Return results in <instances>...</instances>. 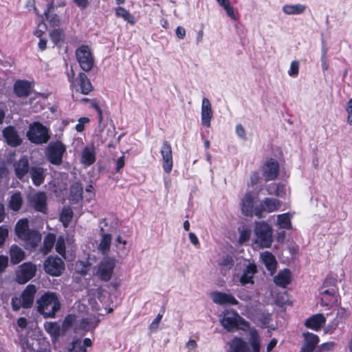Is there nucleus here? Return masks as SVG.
<instances>
[{
	"mask_svg": "<svg viewBox=\"0 0 352 352\" xmlns=\"http://www.w3.org/2000/svg\"><path fill=\"white\" fill-rule=\"evenodd\" d=\"M291 272L288 269L280 271L274 278V283L283 288H285L291 283Z\"/></svg>",
	"mask_w": 352,
	"mask_h": 352,
	"instance_id": "nucleus-31",
	"label": "nucleus"
},
{
	"mask_svg": "<svg viewBox=\"0 0 352 352\" xmlns=\"http://www.w3.org/2000/svg\"><path fill=\"white\" fill-rule=\"evenodd\" d=\"M76 320V316L74 314H67L62 323V327L64 330H68L69 328L72 327L74 323Z\"/></svg>",
	"mask_w": 352,
	"mask_h": 352,
	"instance_id": "nucleus-47",
	"label": "nucleus"
},
{
	"mask_svg": "<svg viewBox=\"0 0 352 352\" xmlns=\"http://www.w3.org/2000/svg\"><path fill=\"white\" fill-rule=\"evenodd\" d=\"M8 236V230L1 226H0V246L3 245Z\"/></svg>",
	"mask_w": 352,
	"mask_h": 352,
	"instance_id": "nucleus-58",
	"label": "nucleus"
},
{
	"mask_svg": "<svg viewBox=\"0 0 352 352\" xmlns=\"http://www.w3.org/2000/svg\"><path fill=\"white\" fill-rule=\"evenodd\" d=\"M175 34L179 39H184L186 36V30L182 26H178L175 30Z\"/></svg>",
	"mask_w": 352,
	"mask_h": 352,
	"instance_id": "nucleus-64",
	"label": "nucleus"
},
{
	"mask_svg": "<svg viewBox=\"0 0 352 352\" xmlns=\"http://www.w3.org/2000/svg\"><path fill=\"white\" fill-rule=\"evenodd\" d=\"M258 272L257 266L254 263H248L243 269L240 276L239 282L244 286L248 284H254V276Z\"/></svg>",
	"mask_w": 352,
	"mask_h": 352,
	"instance_id": "nucleus-20",
	"label": "nucleus"
},
{
	"mask_svg": "<svg viewBox=\"0 0 352 352\" xmlns=\"http://www.w3.org/2000/svg\"><path fill=\"white\" fill-rule=\"evenodd\" d=\"M36 293V288L34 285L30 284L26 286L20 295L23 304V308L29 309L32 307Z\"/></svg>",
	"mask_w": 352,
	"mask_h": 352,
	"instance_id": "nucleus-22",
	"label": "nucleus"
},
{
	"mask_svg": "<svg viewBox=\"0 0 352 352\" xmlns=\"http://www.w3.org/2000/svg\"><path fill=\"white\" fill-rule=\"evenodd\" d=\"M2 135L6 143L11 147H17L23 142V140L14 126L5 127L2 131Z\"/></svg>",
	"mask_w": 352,
	"mask_h": 352,
	"instance_id": "nucleus-15",
	"label": "nucleus"
},
{
	"mask_svg": "<svg viewBox=\"0 0 352 352\" xmlns=\"http://www.w3.org/2000/svg\"><path fill=\"white\" fill-rule=\"evenodd\" d=\"M30 230L29 228L28 220L25 219H19L15 226V232L17 236L21 239Z\"/></svg>",
	"mask_w": 352,
	"mask_h": 352,
	"instance_id": "nucleus-39",
	"label": "nucleus"
},
{
	"mask_svg": "<svg viewBox=\"0 0 352 352\" xmlns=\"http://www.w3.org/2000/svg\"><path fill=\"white\" fill-rule=\"evenodd\" d=\"M92 322V320L89 318H82L80 320L78 329L82 330L84 331H88L91 329V323Z\"/></svg>",
	"mask_w": 352,
	"mask_h": 352,
	"instance_id": "nucleus-53",
	"label": "nucleus"
},
{
	"mask_svg": "<svg viewBox=\"0 0 352 352\" xmlns=\"http://www.w3.org/2000/svg\"><path fill=\"white\" fill-rule=\"evenodd\" d=\"M8 267V257L0 255V274L3 273Z\"/></svg>",
	"mask_w": 352,
	"mask_h": 352,
	"instance_id": "nucleus-56",
	"label": "nucleus"
},
{
	"mask_svg": "<svg viewBox=\"0 0 352 352\" xmlns=\"http://www.w3.org/2000/svg\"><path fill=\"white\" fill-rule=\"evenodd\" d=\"M67 147L60 140L51 142L45 152L47 161L55 166H60L63 164V158L66 153Z\"/></svg>",
	"mask_w": 352,
	"mask_h": 352,
	"instance_id": "nucleus-5",
	"label": "nucleus"
},
{
	"mask_svg": "<svg viewBox=\"0 0 352 352\" xmlns=\"http://www.w3.org/2000/svg\"><path fill=\"white\" fill-rule=\"evenodd\" d=\"M46 332L50 334L52 340H56L60 334V325L56 322H46L44 324Z\"/></svg>",
	"mask_w": 352,
	"mask_h": 352,
	"instance_id": "nucleus-35",
	"label": "nucleus"
},
{
	"mask_svg": "<svg viewBox=\"0 0 352 352\" xmlns=\"http://www.w3.org/2000/svg\"><path fill=\"white\" fill-rule=\"evenodd\" d=\"M14 168L16 177L19 179L23 177L30 171L29 160L27 155H22L19 160L14 164Z\"/></svg>",
	"mask_w": 352,
	"mask_h": 352,
	"instance_id": "nucleus-18",
	"label": "nucleus"
},
{
	"mask_svg": "<svg viewBox=\"0 0 352 352\" xmlns=\"http://www.w3.org/2000/svg\"><path fill=\"white\" fill-rule=\"evenodd\" d=\"M228 345L229 352H250L248 342L238 336H234Z\"/></svg>",
	"mask_w": 352,
	"mask_h": 352,
	"instance_id": "nucleus-26",
	"label": "nucleus"
},
{
	"mask_svg": "<svg viewBox=\"0 0 352 352\" xmlns=\"http://www.w3.org/2000/svg\"><path fill=\"white\" fill-rule=\"evenodd\" d=\"M96 153L94 146H85L82 151L80 162L85 167L94 164L96 162Z\"/></svg>",
	"mask_w": 352,
	"mask_h": 352,
	"instance_id": "nucleus-27",
	"label": "nucleus"
},
{
	"mask_svg": "<svg viewBox=\"0 0 352 352\" xmlns=\"http://www.w3.org/2000/svg\"><path fill=\"white\" fill-rule=\"evenodd\" d=\"M336 346V343L333 342H328L322 344L320 346V351H331Z\"/></svg>",
	"mask_w": 352,
	"mask_h": 352,
	"instance_id": "nucleus-62",
	"label": "nucleus"
},
{
	"mask_svg": "<svg viewBox=\"0 0 352 352\" xmlns=\"http://www.w3.org/2000/svg\"><path fill=\"white\" fill-rule=\"evenodd\" d=\"M65 38L64 31L62 29H54L50 33V38L54 45H58L63 42Z\"/></svg>",
	"mask_w": 352,
	"mask_h": 352,
	"instance_id": "nucleus-45",
	"label": "nucleus"
},
{
	"mask_svg": "<svg viewBox=\"0 0 352 352\" xmlns=\"http://www.w3.org/2000/svg\"><path fill=\"white\" fill-rule=\"evenodd\" d=\"M92 345V341L90 338H86L83 340V344L80 346L79 349L76 350V352H87V347Z\"/></svg>",
	"mask_w": 352,
	"mask_h": 352,
	"instance_id": "nucleus-59",
	"label": "nucleus"
},
{
	"mask_svg": "<svg viewBox=\"0 0 352 352\" xmlns=\"http://www.w3.org/2000/svg\"><path fill=\"white\" fill-rule=\"evenodd\" d=\"M100 235L101 236V239L98 244V250L101 252L102 254H107L109 252L111 248L112 240L111 234L109 233H105L104 229L103 228H100Z\"/></svg>",
	"mask_w": 352,
	"mask_h": 352,
	"instance_id": "nucleus-29",
	"label": "nucleus"
},
{
	"mask_svg": "<svg viewBox=\"0 0 352 352\" xmlns=\"http://www.w3.org/2000/svg\"><path fill=\"white\" fill-rule=\"evenodd\" d=\"M42 239L41 234L35 230H30L24 237L21 239L25 241L30 250H35L41 243Z\"/></svg>",
	"mask_w": 352,
	"mask_h": 352,
	"instance_id": "nucleus-24",
	"label": "nucleus"
},
{
	"mask_svg": "<svg viewBox=\"0 0 352 352\" xmlns=\"http://www.w3.org/2000/svg\"><path fill=\"white\" fill-rule=\"evenodd\" d=\"M254 232L255 235L254 242L261 248H270L273 242V230L265 221L256 222Z\"/></svg>",
	"mask_w": 352,
	"mask_h": 352,
	"instance_id": "nucleus-2",
	"label": "nucleus"
},
{
	"mask_svg": "<svg viewBox=\"0 0 352 352\" xmlns=\"http://www.w3.org/2000/svg\"><path fill=\"white\" fill-rule=\"evenodd\" d=\"M76 56L80 68L84 72H89L94 67V58L93 54L87 45H82L76 50Z\"/></svg>",
	"mask_w": 352,
	"mask_h": 352,
	"instance_id": "nucleus-6",
	"label": "nucleus"
},
{
	"mask_svg": "<svg viewBox=\"0 0 352 352\" xmlns=\"http://www.w3.org/2000/svg\"><path fill=\"white\" fill-rule=\"evenodd\" d=\"M56 241V235L53 233H48L44 238L43 246L40 252L45 255L47 254L53 248Z\"/></svg>",
	"mask_w": 352,
	"mask_h": 352,
	"instance_id": "nucleus-38",
	"label": "nucleus"
},
{
	"mask_svg": "<svg viewBox=\"0 0 352 352\" xmlns=\"http://www.w3.org/2000/svg\"><path fill=\"white\" fill-rule=\"evenodd\" d=\"M89 122V119L87 117L80 118L78 120V123L76 125V130L78 132H82L85 129V124Z\"/></svg>",
	"mask_w": 352,
	"mask_h": 352,
	"instance_id": "nucleus-54",
	"label": "nucleus"
},
{
	"mask_svg": "<svg viewBox=\"0 0 352 352\" xmlns=\"http://www.w3.org/2000/svg\"><path fill=\"white\" fill-rule=\"evenodd\" d=\"M54 10V3L51 2L47 4V8L44 10V14L46 20L49 22L50 25L55 27L58 26L60 19L57 14L51 13Z\"/></svg>",
	"mask_w": 352,
	"mask_h": 352,
	"instance_id": "nucleus-37",
	"label": "nucleus"
},
{
	"mask_svg": "<svg viewBox=\"0 0 352 352\" xmlns=\"http://www.w3.org/2000/svg\"><path fill=\"white\" fill-rule=\"evenodd\" d=\"M212 115L213 112L210 100L204 98L201 104V124L205 126L210 127Z\"/></svg>",
	"mask_w": 352,
	"mask_h": 352,
	"instance_id": "nucleus-25",
	"label": "nucleus"
},
{
	"mask_svg": "<svg viewBox=\"0 0 352 352\" xmlns=\"http://www.w3.org/2000/svg\"><path fill=\"white\" fill-rule=\"evenodd\" d=\"M346 111L347 112V123L349 125H352V98L349 99L347 102Z\"/></svg>",
	"mask_w": 352,
	"mask_h": 352,
	"instance_id": "nucleus-55",
	"label": "nucleus"
},
{
	"mask_svg": "<svg viewBox=\"0 0 352 352\" xmlns=\"http://www.w3.org/2000/svg\"><path fill=\"white\" fill-rule=\"evenodd\" d=\"M258 197L252 191H248L241 199V212L246 217L256 216L255 203L258 201Z\"/></svg>",
	"mask_w": 352,
	"mask_h": 352,
	"instance_id": "nucleus-11",
	"label": "nucleus"
},
{
	"mask_svg": "<svg viewBox=\"0 0 352 352\" xmlns=\"http://www.w3.org/2000/svg\"><path fill=\"white\" fill-rule=\"evenodd\" d=\"M282 203L279 199L272 197L263 199L258 205H256V217L258 219L263 217V213H271L278 210Z\"/></svg>",
	"mask_w": 352,
	"mask_h": 352,
	"instance_id": "nucleus-9",
	"label": "nucleus"
},
{
	"mask_svg": "<svg viewBox=\"0 0 352 352\" xmlns=\"http://www.w3.org/2000/svg\"><path fill=\"white\" fill-rule=\"evenodd\" d=\"M250 343L252 352H260L261 351V338L256 329H252L250 333Z\"/></svg>",
	"mask_w": 352,
	"mask_h": 352,
	"instance_id": "nucleus-41",
	"label": "nucleus"
},
{
	"mask_svg": "<svg viewBox=\"0 0 352 352\" xmlns=\"http://www.w3.org/2000/svg\"><path fill=\"white\" fill-rule=\"evenodd\" d=\"M302 336L304 343L300 352H313L320 341L318 336L308 331L303 333Z\"/></svg>",
	"mask_w": 352,
	"mask_h": 352,
	"instance_id": "nucleus-21",
	"label": "nucleus"
},
{
	"mask_svg": "<svg viewBox=\"0 0 352 352\" xmlns=\"http://www.w3.org/2000/svg\"><path fill=\"white\" fill-rule=\"evenodd\" d=\"M23 199L20 191L14 192L10 197L8 201L9 208L14 212L19 211L23 205Z\"/></svg>",
	"mask_w": 352,
	"mask_h": 352,
	"instance_id": "nucleus-34",
	"label": "nucleus"
},
{
	"mask_svg": "<svg viewBox=\"0 0 352 352\" xmlns=\"http://www.w3.org/2000/svg\"><path fill=\"white\" fill-rule=\"evenodd\" d=\"M76 5L81 10L86 9L89 3V0H73Z\"/></svg>",
	"mask_w": 352,
	"mask_h": 352,
	"instance_id": "nucleus-63",
	"label": "nucleus"
},
{
	"mask_svg": "<svg viewBox=\"0 0 352 352\" xmlns=\"http://www.w3.org/2000/svg\"><path fill=\"white\" fill-rule=\"evenodd\" d=\"M279 164L275 159L270 158L262 166L263 176L265 182L275 180L279 174Z\"/></svg>",
	"mask_w": 352,
	"mask_h": 352,
	"instance_id": "nucleus-13",
	"label": "nucleus"
},
{
	"mask_svg": "<svg viewBox=\"0 0 352 352\" xmlns=\"http://www.w3.org/2000/svg\"><path fill=\"white\" fill-rule=\"evenodd\" d=\"M74 216V212L70 207H64L60 214V221L65 228H67L70 224Z\"/></svg>",
	"mask_w": 352,
	"mask_h": 352,
	"instance_id": "nucleus-40",
	"label": "nucleus"
},
{
	"mask_svg": "<svg viewBox=\"0 0 352 352\" xmlns=\"http://www.w3.org/2000/svg\"><path fill=\"white\" fill-rule=\"evenodd\" d=\"M32 183L36 186H41L45 181L46 170L39 166H32L30 171Z\"/></svg>",
	"mask_w": 352,
	"mask_h": 352,
	"instance_id": "nucleus-28",
	"label": "nucleus"
},
{
	"mask_svg": "<svg viewBox=\"0 0 352 352\" xmlns=\"http://www.w3.org/2000/svg\"><path fill=\"white\" fill-rule=\"evenodd\" d=\"M320 305L323 307H333L338 301V296L336 294H320Z\"/></svg>",
	"mask_w": 352,
	"mask_h": 352,
	"instance_id": "nucleus-43",
	"label": "nucleus"
},
{
	"mask_svg": "<svg viewBox=\"0 0 352 352\" xmlns=\"http://www.w3.org/2000/svg\"><path fill=\"white\" fill-rule=\"evenodd\" d=\"M327 49L325 46H323L322 48V55H321V66L323 72H326L328 69L329 65L327 63Z\"/></svg>",
	"mask_w": 352,
	"mask_h": 352,
	"instance_id": "nucleus-50",
	"label": "nucleus"
},
{
	"mask_svg": "<svg viewBox=\"0 0 352 352\" xmlns=\"http://www.w3.org/2000/svg\"><path fill=\"white\" fill-rule=\"evenodd\" d=\"M36 266L31 262H25L19 265L15 274V280L21 285H24L30 280L36 273Z\"/></svg>",
	"mask_w": 352,
	"mask_h": 352,
	"instance_id": "nucleus-8",
	"label": "nucleus"
},
{
	"mask_svg": "<svg viewBox=\"0 0 352 352\" xmlns=\"http://www.w3.org/2000/svg\"><path fill=\"white\" fill-rule=\"evenodd\" d=\"M213 302L221 305H237L239 302L231 294L214 292L211 294Z\"/></svg>",
	"mask_w": 352,
	"mask_h": 352,
	"instance_id": "nucleus-19",
	"label": "nucleus"
},
{
	"mask_svg": "<svg viewBox=\"0 0 352 352\" xmlns=\"http://www.w3.org/2000/svg\"><path fill=\"white\" fill-rule=\"evenodd\" d=\"M337 280L332 277H327L320 289V294H337Z\"/></svg>",
	"mask_w": 352,
	"mask_h": 352,
	"instance_id": "nucleus-30",
	"label": "nucleus"
},
{
	"mask_svg": "<svg viewBox=\"0 0 352 352\" xmlns=\"http://www.w3.org/2000/svg\"><path fill=\"white\" fill-rule=\"evenodd\" d=\"M221 325L229 332L235 329L245 330L250 327V324L239 316L235 310L227 311L221 320Z\"/></svg>",
	"mask_w": 352,
	"mask_h": 352,
	"instance_id": "nucleus-3",
	"label": "nucleus"
},
{
	"mask_svg": "<svg viewBox=\"0 0 352 352\" xmlns=\"http://www.w3.org/2000/svg\"><path fill=\"white\" fill-rule=\"evenodd\" d=\"M305 10V6L301 4L285 5L283 8V11L287 14H299Z\"/></svg>",
	"mask_w": 352,
	"mask_h": 352,
	"instance_id": "nucleus-44",
	"label": "nucleus"
},
{
	"mask_svg": "<svg viewBox=\"0 0 352 352\" xmlns=\"http://www.w3.org/2000/svg\"><path fill=\"white\" fill-rule=\"evenodd\" d=\"M259 179V173L257 171L253 172L250 176V182L249 186H254L258 182Z\"/></svg>",
	"mask_w": 352,
	"mask_h": 352,
	"instance_id": "nucleus-61",
	"label": "nucleus"
},
{
	"mask_svg": "<svg viewBox=\"0 0 352 352\" xmlns=\"http://www.w3.org/2000/svg\"><path fill=\"white\" fill-rule=\"evenodd\" d=\"M72 87L75 89L76 92L84 95H88L94 90V86L84 72H80L78 74Z\"/></svg>",
	"mask_w": 352,
	"mask_h": 352,
	"instance_id": "nucleus-14",
	"label": "nucleus"
},
{
	"mask_svg": "<svg viewBox=\"0 0 352 352\" xmlns=\"http://www.w3.org/2000/svg\"><path fill=\"white\" fill-rule=\"evenodd\" d=\"M34 84L28 80H16L13 85V91L18 98H27L32 92Z\"/></svg>",
	"mask_w": 352,
	"mask_h": 352,
	"instance_id": "nucleus-16",
	"label": "nucleus"
},
{
	"mask_svg": "<svg viewBox=\"0 0 352 352\" xmlns=\"http://www.w3.org/2000/svg\"><path fill=\"white\" fill-rule=\"evenodd\" d=\"M292 215L289 212L278 215L277 223L280 228L291 230L292 228L291 222Z\"/></svg>",
	"mask_w": 352,
	"mask_h": 352,
	"instance_id": "nucleus-42",
	"label": "nucleus"
},
{
	"mask_svg": "<svg viewBox=\"0 0 352 352\" xmlns=\"http://www.w3.org/2000/svg\"><path fill=\"white\" fill-rule=\"evenodd\" d=\"M70 195L76 201L82 198V187L80 183L74 184L70 188Z\"/></svg>",
	"mask_w": 352,
	"mask_h": 352,
	"instance_id": "nucleus-46",
	"label": "nucleus"
},
{
	"mask_svg": "<svg viewBox=\"0 0 352 352\" xmlns=\"http://www.w3.org/2000/svg\"><path fill=\"white\" fill-rule=\"evenodd\" d=\"M165 312L164 307H162L160 312L157 314L156 318L152 321L150 324L151 329H156L158 327L159 323L161 322L164 313Z\"/></svg>",
	"mask_w": 352,
	"mask_h": 352,
	"instance_id": "nucleus-52",
	"label": "nucleus"
},
{
	"mask_svg": "<svg viewBox=\"0 0 352 352\" xmlns=\"http://www.w3.org/2000/svg\"><path fill=\"white\" fill-rule=\"evenodd\" d=\"M251 232L250 230L248 229L243 230L239 236V242L240 243H244L248 241H249L250 238Z\"/></svg>",
	"mask_w": 352,
	"mask_h": 352,
	"instance_id": "nucleus-57",
	"label": "nucleus"
},
{
	"mask_svg": "<svg viewBox=\"0 0 352 352\" xmlns=\"http://www.w3.org/2000/svg\"><path fill=\"white\" fill-rule=\"evenodd\" d=\"M116 259L111 257L103 258L98 265L96 276L104 282L111 280L116 267Z\"/></svg>",
	"mask_w": 352,
	"mask_h": 352,
	"instance_id": "nucleus-7",
	"label": "nucleus"
},
{
	"mask_svg": "<svg viewBox=\"0 0 352 352\" xmlns=\"http://www.w3.org/2000/svg\"><path fill=\"white\" fill-rule=\"evenodd\" d=\"M160 153L162 157V168L164 171L169 174L173 167V151L170 143L167 140H164L161 149Z\"/></svg>",
	"mask_w": 352,
	"mask_h": 352,
	"instance_id": "nucleus-12",
	"label": "nucleus"
},
{
	"mask_svg": "<svg viewBox=\"0 0 352 352\" xmlns=\"http://www.w3.org/2000/svg\"><path fill=\"white\" fill-rule=\"evenodd\" d=\"M261 258L266 269L272 274L275 272L277 268V261L274 254L266 251L261 254Z\"/></svg>",
	"mask_w": 352,
	"mask_h": 352,
	"instance_id": "nucleus-32",
	"label": "nucleus"
},
{
	"mask_svg": "<svg viewBox=\"0 0 352 352\" xmlns=\"http://www.w3.org/2000/svg\"><path fill=\"white\" fill-rule=\"evenodd\" d=\"M115 15L118 18H122L130 25L135 23V16L124 7L118 6L115 8Z\"/></svg>",
	"mask_w": 352,
	"mask_h": 352,
	"instance_id": "nucleus-36",
	"label": "nucleus"
},
{
	"mask_svg": "<svg viewBox=\"0 0 352 352\" xmlns=\"http://www.w3.org/2000/svg\"><path fill=\"white\" fill-rule=\"evenodd\" d=\"M299 70V62L298 60H294L291 63L289 70L288 74L292 77H296L298 74Z\"/></svg>",
	"mask_w": 352,
	"mask_h": 352,
	"instance_id": "nucleus-51",
	"label": "nucleus"
},
{
	"mask_svg": "<svg viewBox=\"0 0 352 352\" xmlns=\"http://www.w3.org/2000/svg\"><path fill=\"white\" fill-rule=\"evenodd\" d=\"M223 8L225 10L228 16L233 20H236L234 8L232 6L231 3L227 4V6Z\"/></svg>",
	"mask_w": 352,
	"mask_h": 352,
	"instance_id": "nucleus-60",
	"label": "nucleus"
},
{
	"mask_svg": "<svg viewBox=\"0 0 352 352\" xmlns=\"http://www.w3.org/2000/svg\"><path fill=\"white\" fill-rule=\"evenodd\" d=\"M326 323V318L322 314H316L305 321V326L316 331H320Z\"/></svg>",
	"mask_w": 352,
	"mask_h": 352,
	"instance_id": "nucleus-23",
	"label": "nucleus"
},
{
	"mask_svg": "<svg viewBox=\"0 0 352 352\" xmlns=\"http://www.w3.org/2000/svg\"><path fill=\"white\" fill-rule=\"evenodd\" d=\"M10 262L13 265L19 263L25 258V252L17 245H12L10 248Z\"/></svg>",
	"mask_w": 352,
	"mask_h": 352,
	"instance_id": "nucleus-33",
	"label": "nucleus"
},
{
	"mask_svg": "<svg viewBox=\"0 0 352 352\" xmlns=\"http://www.w3.org/2000/svg\"><path fill=\"white\" fill-rule=\"evenodd\" d=\"M38 312L45 318H54L61 304L56 293L45 292L37 300Z\"/></svg>",
	"mask_w": 352,
	"mask_h": 352,
	"instance_id": "nucleus-1",
	"label": "nucleus"
},
{
	"mask_svg": "<svg viewBox=\"0 0 352 352\" xmlns=\"http://www.w3.org/2000/svg\"><path fill=\"white\" fill-rule=\"evenodd\" d=\"M220 265L230 270L234 266V261L231 256L226 255L223 257Z\"/></svg>",
	"mask_w": 352,
	"mask_h": 352,
	"instance_id": "nucleus-49",
	"label": "nucleus"
},
{
	"mask_svg": "<svg viewBox=\"0 0 352 352\" xmlns=\"http://www.w3.org/2000/svg\"><path fill=\"white\" fill-rule=\"evenodd\" d=\"M29 201L35 211L42 213L47 212V196L45 192H36L30 199Z\"/></svg>",
	"mask_w": 352,
	"mask_h": 352,
	"instance_id": "nucleus-17",
	"label": "nucleus"
},
{
	"mask_svg": "<svg viewBox=\"0 0 352 352\" xmlns=\"http://www.w3.org/2000/svg\"><path fill=\"white\" fill-rule=\"evenodd\" d=\"M11 306L12 310L14 311H19L21 307L23 308V304L21 297H17L16 296H13L11 298Z\"/></svg>",
	"mask_w": 352,
	"mask_h": 352,
	"instance_id": "nucleus-48",
	"label": "nucleus"
},
{
	"mask_svg": "<svg viewBox=\"0 0 352 352\" xmlns=\"http://www.w3.org/2000/svg\"><path fill=\"white\" fill-rule=\"evenodd\" d=\"M27 137L32 143L36 144H45L50 139L49 129L39 122H34L30 125Z\"/></svg>",
	"mask_w": 352,
	"mask_h": 352,
	"instance_id": "nucleus-4",
	"label": "nucleus"
},
{
	"mask_svg": "<svg viewBox=\"0 0 352 352\" xmlns=\"http://www.w3.org/2000/svg\"><path fill=\"white\" fill-rule=\"evenodd\" d=\"M45 272L52 276H59L65 270V263L58 256H50L44 261Z\"/></svg>",
	"mask_w": 352,
	"mask_h": 352,
	"instance_id": "nucleus-10",
	"label": "nucleus"
}]
</instances>
